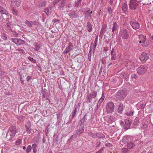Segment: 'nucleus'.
Returning a JSON list of instances; mask_svg holds the SVG:
<instances>
[{
	"mask_svg": "<svg viewBox=\"0 0 153 153\" xmlns=\"http://www.w3.org/2000/svg\"><path fill=\"white\" fill-rule=\"evenodd\" d=\"M32 149V147L30 145H29L26 150V152L27 153H29L30 152L31 150Z\"/></svg>",
	"mask_w": 153,
	"mask_h": 153,
	"instance_id": "bb28decb",
	"label": "nucleus"
},
{
	"mask_svg": "<svg viewBox=\"0 0 153 153\" xmlns=\"http://www.w3.org/2000/svg\"><path fill=\"white\" fill-rule=\"evenodd\" d=\"M10 1L13 5L16 7H18L21 5V0H10Z\"/></svg>",
	"mask_w": 153,
	"mask_h": 153,
	"instance_id": "9b49d317",
	"label": "nucleus"
},
{
	"mask_svg": "<svg viewBox=\"0 0 153 153\" xmlns=\"http://www.w3.org/2000/svg\"><path fill=\"white\" fill-rule=\"evenodd\" d=\"M149 58V56L146 53L143 52L140 55V59L143 62H145Z\"/></svg>",
	"mask_w": 153,
	"mask_h": 153,
	"instance_id": "1a4fd4ad",
	"label": "nucleus"
},
{
	"mask_svg": "<svg viewBox=\"0 0 153 153\" xmlns=\"http://www.w3.org/2000/svg\"><path fill=\"white\" fill-rule=\"evenodd\" d=\"M127 94V92L126 90H121L117 92L116 97L119 100H122L126 97Z\"/></svg>",
	"mask_w": 153,
	"mask_h": 153,
	"instance_id": "f03ea898",
	"label": "nucleus"
},
{
	"mask_svg": "<svg viewBox=\"0 0 153 153\" xmlns=\"http://www.w3.org/2000/svg\"><path fill=\"white\" fill-rule=\"evenodd\" d=\"M0 12L1 13V15L7 13L8 12L2 7H0Z\"/></svg>",
	"mask_w": 153,
	"mask_h": 153,
	"instance_id": "a211bd4d",
	"label": "nucleus"
},
{
	"mask_svg": "<svg viewBox=\"0 0 153 153\" xmlns=\"http://www.w3.org/2000/svg\"><path fill=\"white\" fill-rule=\"evenodd\" d=\"M112 55V56L111 57V59H115L116 58V53H114V54Z\"/></svg>",
	"mask_w": 153,
	"mask_h": 153,
	"instance_id": "58836bf2",
	"label": "nucleus"
},
{
	"mask_svg": "<svg viewBox=\"0 0 153 153\" xmlns=\"http://www.w3.org/2000/svg\"><path fill=\"white\" fill-rule=\"evenodd\" d=\"M92 27L91 23L88 22L87 24V29L88 32H91L92 30Z\"/></svg>",
	"mask_w": 153,
	"mask_h": 153,
	"instance_id": "dca6fc26",
	"label": "nucleus"
},
{
	"mask_svg": "<svg viewBox=\"0 0 153 153\" xmlns=\"http://www.w3.org/2000/svg\"><path fill=\"white\" fill-rule=\"evenodd\" d=\"M126 121L125 122V123H126Z\"/></svg>",
	"mask_w": 153,
	"mask_h": 153,
	"instance_id": "680f3d73",
	"label": "nucleus"
},
{
	"mask_svg": "<svg viewBox=\"0 0 153 153\" xmlns=\"http://www.w3.org/2000/svg\"><path fill=\"white\" fill-rule=\"evenodd\" d=\"M133 114V112L132 111H130L126 113V115L128 116H132Z\"/></svg>",
	"mask_w": 153,
	"mask_h": 153,
	"instance_id": "473e14b6",
	"label": "nucleus"
},
{
	"mask_svg": "<svg viewBox=\"0 0 153 153\" xmlns=\"http://www.w3.org/2000/svg\"><path fill=\"white\" fill-rule=\"evenodd\" d=\"M97 41H98V39L97 38H96L94 42V48H95L96 46L97 45Z\"/></svg>",
	"mask_w": 153,
	"mask_h": 153,
	"instance_id": "e433bc0d",
	"label": "nucleus"
},
{
	"mask_svg": "<svg viewBox=\"0 0 153 153\" xmlns=\"http://www.w3.org/2000/svg\"><path fill=\"white\" fill-rule=\"evenodd\" d=\"M108 10L109 14H111L112 12V11L111 7H108Z\"/></svg>",
	"mask_w": 153,
	"mask_h": 153,
	"instance_id": "72a5a7b5",
	"label": "nucleus"
},
{
	"mask_svg": "<svg viewBox=\"0 0 153 153\" xmlns=\"http://www.w3.org/2000/svg\"><path fill=\"white\" fill-rule=\"evenodd\" d=\"M122 37L125 39H126L129 37V34L128 33L127 30H125L122 32Z\"/></svg>",
	"mask_w": 153,
	"mask_h": 153,
	"instance_id": "4468645a",
	"label": "nucleus"
},
{
	"mask_svg": "<svg viewBox=\"0 0 153 153\" xmlns=\"http://www.w3.org/2000/svg\"><path fill=\"white\" fill-rule=\"evenodd\" d=\"M139 40L138 42L140 44H141V45L143 47L147 46L149 44L146 42V36L142 34H140L138 36Z\"/></svg>",
	"mask_w": 153,
	"mask_h": 153,
	"instance_id": "f257e3e1",
	"label": "nucleus"
},
{
	"mask_svg": "<svg viewBox=\"0 0 153 153\" xmlns=\"http://www.w3.org/2000/svg\"><path fill=\"white\" fill-rule=\"evenodd\" d=\"M123 110V105H120L118 108V112L119 113H121Z\"/></svg>",
	"mask_w": 153,
	"mask_h": 153,
	"instance_id": "4be33fe9",
	"label": "nucleus"
},
{
	"mask_svg": "<svg viewBox=\"0 0 153 153\" xmlns=\"http://www.w3.org/2000/svg\"><path fill=\"white\" fill-rule=\"evenodd\" d=\"M32 23H33V25H38V24H39V22L37 21H33V22H32Z\"/></svg>",
	"mask_w": 153,
	"mask_h": 153,
	"instance_id": "a19ab883",
	"label": "nucleus"
},
{
	"mask_svg": "<svg viewBox=\"0 0 153 153\" xmlns=\"http://www.w3.org/2000/svg\"><path fill=\"white\" fill-rule=\"evenodd\" d=\"M61 0H54V2L55 3H58L59 1H60Z\"/></svg>",
	"mask_w": 153,
	"mask_h": 153,
	"instance_id": "de8ad7c7",
	"label": "nucleus"
},
{
	"mask_svg": "<svg viewBox=\"0 0 153 153\" xmlns=\"http://www.w3.org/2000/svg\"><path fill=\"white\" fill-rule=\"evenodd\" d=\"M76 109H75V111H74V112H73V115L74 116V115H75V114H76Z\"/></svg>",
	"mask_w": 153,
	"mask_h": 153,
	"instance_id": "864d4df0",
	"label": "nucleus"
},
{
	"mask_svg": "<svg viewBox=\"0 0 153 153\" xmlns=\"http://www.w3.org/2000/svg\"><path fill=\"white\" fill-rule=\"evenodd\" d=\"M25 127L26 128V130L27 131H28L30 130V127H29L25 125Z\"/></svg>",
	"mask_w": 153,
	"mask_h": 153,
	"instance_id": "c03bdc74",
	"label": "nucleus"
},
{
	"mask_svg": "<svg viewBox=\"0 0 153 153\" xmlns=\"http://www.w3.org/2000/svg\"><path fill=\"white\" fill-rule=\"evenodd\" d=\"M32 79V77L30 76H28L26 78L27 80L28 81Z\"/></svg>",
	"mask_w": 153,
	"mask_h": 153,
	"instance_id": "79ce46f5",
	"label": "nucleus"
},
{
	"mask_svg": "<svg viewBox=\"0 0 153 153\" xmlns=\"http://www.w3.org/2000/svg\"><path fill=\"white\" fill-rule=\"evenodd\" d=\"M6 27L9 30H10L11 28V25L9 22H7L6 25Z\"/></svg>",
	"mask_w": 153,
	"mask_h": 153,
	"instance_id": "cd10ccee",
	"label": "nucleus"
},
{
	"mask_svg": "<svg viewBox=\"0 0 153 153\" xmlns=\"http://www.w3.org/2000/svg\"><path fill=\"white\" fill-rule=\"evenodd\" d=\"M153 153L152 152H150V153Z\"/></svg>",
	"mask_w": 153,
	"mask_h": 153,
	"instance_id": "0e129e2a",
	"label": "nucleus"
},
{
	"mask_svg": "<svg viewBox=\"0 0 153 153\" xmlns=\"http://www.w3.org/2000/svg\"><path fill=\"white\" fill-rule=\"evenodd\" d=\"M50 10L49 8H46L44 10V12L47 15H48L49 14Z\"/></svg>",
	"mask_w": 153,
	"mask_h": 153,
	"instance_id": "2f4dec72",
	"label": "nucleus"
},
{
	"mask_svg": "<svg viewBox=\"0 0 153 153\" xmlns=\"http://www.w3.org/2000/svg\"><path fill=\"white\" fill-rule=\"evenodd\" d=\"M145 106V105L144 104H143L140 105V106L141 108H143Z\"/></svg>",
	"mask_w": 153,
	"mask_h": 153,
	"instance_id": "a18cd8bd",
	"label": "nucleus"
},
{
	"mask_svg": "<svg viewBox=\"0 0 153 153\" xmlns=\"http://www.w3.org/2000/svg\"><path fill=\"white\" fill-rule=\"evenodd\" d=\"M114 109V105L112 102L108 103L106 107V109L108 113H111L113 112Z\"/></svg>",
	"mask_w": 153,
	"mask_h": 153,
	"instance_id": "20e7f679",
	"label": "nucleus"
},
{
	"mask_svg": "<svg viewBox=\"0 0 153 153\" xmlns=\"http://www.w3.org/2000/svg\"><path fill=\"white\" fill-rule=\"evenodd\" d=\"M9 134L11 137V138H13L16 133V129L15 126H11L9 128Z\"/></svg>",
	"mask_w": 153,
	"mask_h": 153,
	"instance_id": "39448f33",
	"label": "nucleus"
},
{
	"mask_svg": "<svg viewBox=\"0 0 153 153\" xmlns=\"http://www.w3.org/2000/svg\"><path fill=\"white\" fill-rule=\"evenodd\" d=\"M112 1H111V0H110V2H109V3L110 4H111V5H112Z\"/></svg>",
	"mask_w": 153,
	"mask_h": 153,
	"instance_id": "5fc2aeb1",
	"label": "nucleus"
},
{
	"mask_svg": "<svg viewBox=\"0 0 153 153\" xmlns=\"http://www.w3.org/2000/svg\"><path fill=\"white\" fill-rule=\"evenodd\" d=\"M37 145L36 144H33L32 145V148L33 151L34 153H36V148Z\"/></svg>",
	"mask_w": 153,
	"mask_h": 153,
	"instance_id": "412c9836",
	"label": "nucleus"
},
{
	"mask_svg": "<svg viewBox=\"0 0 153 153\" xmlns=\"http://www.w3.org/2000/svg\"><path fill=\"white\" fill-rule=\"evenodd\" d=\"M73 13H75L74 12H73Z\"/></svg>",
	"mask_w": 153,
	"mask_h": 153,
	"instance_id": "e2e57ef3",
	"label": "nucleus"
},
{
	"mask_svg": "<svg viewBox=\"0 0 153 153\" xmlns=\"http://www.w3.org/2000/svg\"><path fill=\"white\" fill-rule=\"evenodd\" d=\"M17 51H21L22 52L23 50H22L21 48H19L17 49Z\"/></svg>",
	"mask_w": 153,
	"mask_h": 153,
	"instance_id": "3c124183",
	"label": "nucleus"
},
{
	"mask_svg": "<svg viewBox=\"0 0 153 153\" xmlns=\"http://www.w3.org/2000/svg\"><path fill=\"white\" fill-rule=\"evenodd\" d=\"M0 12L1 13V15L7 13L8 12L2 7H0Z\"/></svg>",
	"mask_w": 153,
	"mask_h": 153,
	"instance_id": "6ab92c4d",
	"label": "nucleus"
},
{
	"mask_svg": "<svg viewBox=\"0 0 153 153\" xmlns=\"http://www.w3.org/2000/svg\"><path fill=\"white\" fill-rule=\"evenodd\" d=\"M9 15L10 14L8 13V12H7V13L4 14H3L1 15V19H2V20L6 19V21H8L9 18Z\"/></svg>",
	"mask_w": 153,
	"mask_h": 153,
	"instance_id": "ddd939ff",
	"label": "nucleus"
},
{
	"mask_svg": "<svg viewBox=\"0 0 153 153\" xmlns=\"http://www.w3.org/2000/svg\"><path fill=\"white\" fill-rule=\"evenodd\" d=\"M10 39L15 44L19 45H22L24 43V41L20 39L11 38Z\"/></svg>",
	"mask_w": 153,
	"mask_h": 153,
	"instance_id": "9d476101",
	"label": "nucleus"
},
{
	"mask_svg": "<svg viewBox=\"0 0 153 153\" xmlns=\"http://www.w3.org/2000/svg\"><path fill=\"white\" fill-rule=\"evenodd\" d=\"M123 11V12H125L127 11L128 9V7L126 4H123L122 7Z\"/></svg>",
	"mask_w": 153,
	"mask_h": 153,
	"instance_id": "2eb2a0df",
	"label": "nucleus"
},
{
	"mask_svg": "<svg viewBox=\"0 0 153 153\" xmlns=\"http://www.w3.org/2000/svg\"><path fill=\"white\" fill-rule=\"evenodd\" d=\"M1 38L4 40L6 39H7L6 35L4 33L1 34V35L0 36V39Z\"/></svg>",
	"mask_w": 153,
	"mask_h": 153,
	"instance_id": "c85d7f7f",
	"label": "nucleus"
},
{
	"mask_svg": "<svg viewBox=\"0 0 153 153\" xmlns=\"http://www.w3.org/2000/svg\"><path fill=\"white\" fill-rule=\"evenodd\" d=\"M117 24L116 23H113V27L112 31H114L115 30H116L117 29Z\"/></svg>",
	"mask_w": 153,
	"mask_h": 153,
	"instance_id": "a878e982",
	"label": "nucleus"
},
{
	"mask_svg": "<svg viewBox=\"0 0 153 153\" xmlns=\"http://www.w3.org/2000/svg\"><path fill=\"white\" fill-rule=\"evenodd\" d=\"M139 6V3L136 0H130L129 7L131 10H135L137 9Z\"/></svg>",
	"mask_w": 153,
	"mask_h": 153,
	"instance_id": "7ed1b4c3",
	"label": "nucleus"
},
{
	"mask_svg": "<svg viewBox=\"0 0 153 153\" xmlns=\"http://www.w3.org/2000/svg\"><path fill=\"white\" fill-rule=\"evenodd\" d=\"M114 49H113L111 51V55H113L115 53H114Z\"/></svg>",
	"mask_w": 153,
	"mask_h": 153,
	"instance_id": "603ef678",
	"label": "nucleus"
},
{
	"mask_svg": "<svg viewBox=\"0 0 153 153\" xmlns=\"http://www.w3.org/2000/svg\"><path fill=\"white\" fill-rule=\"evenodd\" d=\"M135 146V145L132 143H129L127 145V147L129 149H132Z\"/></svg>",
	"mask_w": 153,
	"mask_h": 153,
	"instance_id": "f3484780",
	"label": "nucleus"
},
{
	"mask_svg": "<svg viewBox=\"0 0 153 153\" xmlns=\"http://www.w3.org/2000/svg\"><path fill=\"white\" fill-rule=\"evenodd\" d=\"M23 149L24 150H25L26 149V147L25 146H24L23 147Z\"/></svg>",
	"mask_w": 153,
	"mask_h": 153,
	"instance_id": "6e6d98bb",
	"label": "nucleus"
},
{
	"mask_svg": "<svg viewBox=\"0 0 153 153\" xmlns=\"http://www.w3.org/2000/svg\"><path fill=\"white\" fill-rule=\"evenodd\" d=\"M1 6H0V7H1Z\"/></svg>",
	"mask_w": 153,
	"mask_h": 153,
	"instance_id": "69168bd1",
	"label": "nucleus"
},
{
	"mask_svg": "<svg viewBox=\"0 0 153 153\" xmlns=\"http://www.w3.org/2000/svg\"><path fill=\"white\" fill-rule=\"evenodd\" d=\"M12 34L13 36L17 37L18 36V34L15 32H13Z\"/></svg>",
	"mask_w": 153,
	"mask_h": 153,
	"instance_id": "ea45409f",
	"label": "nucleus"
},
{
	"mask_svg": "<svg viewBox=\"0 0 153 153\" xmlns=\"http://www.w3.org/2000/svg\"><path fill=\"white\" fill-rule=\"evenodd\" d=\"M141 153H145V152H143Z\"/></svg>",
	"mask_w": 153,
	"mask_h": 153,
	"instance_id": "bf43d9fd",
	"label": "nucleus"
},
{
	"mask_svg": "<svg viewBox=\"0 0 153 153\" xmlns=\"http://www.w3.org/2000/svg\"><path fill=\"white\" fill-rule=\"evenodd\" d=\"M82 1V0H78V2L80 3Z\"/></svg>",
	"mask_w": 153,
	"mask_h": 153,
	"instance_id": "13d9d810",
	"label": "nucleus"
},
{
	"mask_svg": "<svg viewBox=\"0 0 153 153\" xmlns=\"http://www.w3.org/2000/svg\"><path fill=\"white\" fill-rule=\"evenodd\" d=\"M28 59H29L33 63H35L36 62V60H34L33 58L30 57V56H29L28 57Z\"/></svg>",
	"mask_w": 153,
	"mask_h": 153,
	"instance_id": "c9c22d12",
	"label": "nucleus"
},
{
	"mask_svg": "<svg viewBox=\"0 0 153 153\" xmlns=\"http://www.w3.org/2000/svg\"><path fill=\"white\" fill-rule=\"evenodd\" d=\"M73 48V46L71 42H69L68 44V46L66 48L64 51L63 52L65 53H68L71 51Z\"/></svg>",
	"mask_w": 153,
	"mask_h": 153,
	"instance_id": "f8f14e48",
	"label": "nucleus"
},
{
	"mask_svg": "<svg viewBox=\"0 0 153 153\" xmlns=\"http://www.w3.org/2000/svg\"><path fill=\"white\" fill-rule=\"evenodd\" d=\"M105 146L107 147H111V144L110 143H108L105 144Z\"/></svg>",
	"mask_w": 153,
	"mask_h": 153,
	"instance_id": "37998d69",
	"label": "nucleus"
},
{
	"mask_svg": "<svg viewBox=\"0 0 153 153\" xmlns=\"http://www.w3.org/2000/svg\"><path fill=\"white\" fill-rule=\"evenodd\" d=\"M128 150L126 148H123L121 150V153H128Z\"/></svg>",
	"mask_w": 153,
	"mask_h": 153,
	"instance_id": "b1692460",
	"label": "nucleus"
},
{
	"mask_svg": "<svg viewBox=\"0 0 153 153\" xmlns=\"http://www.w3.org/2000/svg\"><path fill=\"white\" fill-rule=\"evenodd\" d=\"M126 137H124L123 140V142H124V140H125V139H126Z\"/></svg>",
	"mask_w": 153,
	"mask_h": 153,
	"instance_id": "4d7b16f0",
	"label": "nucleus"
},
{
	"mask_svg": "<svg viewBox=\"0 0 153 153\" xmlns=\"http://www.w3.org/2000/svg\"><path fill=\"white\" fill-rule=\"evenodd\" d=\"M97 93L96 91H93L91 94H88L87 97V99L89 100V102H91L93 98H95L97 96Z\"/></svg>",
	"mask_w": 153,
	"mask_h": 153,
	"instance_id": "0eeeda50",
	"label": "nucleus"
},
{
	"mask_svg": "<svg viewBox=\"0 0 153 153\" xmlns=\"http://www.w3.org/2000/svg\"><path fill=\"white\" fill-rule=\"evenodd\" d=\"M147 67L145 65H141L137 69V73L140 74H144L147 70Z\"/></svg>",
	"mask_w": 153,
	"mask_h": 153,
	"instance_id": "423d86ee",
	"label": "nucleus"
},
{
	"mask_svg": "<svg viewBox=\"0 0 153 153\" xmlns=\"http://www.w3.org/2000/svg\"><path fill=\"white\" fill-rule=\"evenodd\" d=\"M130 24L132 28L135 30L140 28V25L137 21L130 22Z\"/></svg>",
	"mask_w": 153,
	"mask_h": 153,
	"instance_id": "6e6552de",
	"label": "nucleus"
},
{
	"mask_svg": "<svg viewBox=\"0 0 153 153\" xmlns=\"http://www.w3.org/2000/svg\"><path fill=\"white\" fill-rule=\"evenodd\" d=\"M108 50V48L107 47H104V48L103 51L105 52L107 51Z\"/></svg>",
	"mask_w": 153,
	"mask_h": 153,
	"instance_id": "09e8293b",
	"label": "nucleus"
},
{
	"mask_svg": "<svg viewBox=\"0 0 153 153\" xmlns=\"http://www.w3.org/2000/svg\"><path fill=\"white\" fill-rule=\"evenodd\" d=\"M105 98L104 95H103V94H102V95L101 97L100 98L98 102V104H100L103 101Z\"/></svg>",
	"mask_w": 153,
	"mask_h": 153,
	"instance_id": "5701e85b",
	"label": "nucleus"
},
{
	"mask_svg": "<svg viewBox=\"0 0 153 153\" xmlns=\"http://www.w3.org/2000/svg\"><path fill=\"white\" fill-rule=\"evenodd\" d=\"M12 13L15 16L17 15V11L14 9H13L12 10Z\"/></svg>",
	"mask_w": 153,
	"mask_h": 153,
	"instance_id": "4c0bfd02",
	"label": "nucleus"
},
{
	"mask_svg": "<svg viewBox=\"0 0 153 153\" xmlns=\"http://www.w3.org/2000/svg\"><path fill=\"white\" fill-rule=\"evenodd\" d=\"M53 22H58V23L59 22V21L58 19H56L54 20H53Z\"/></svg>",
	"mask_w": 153,
	"mask_h": 153,
	"instance_id": "49530a36",
	"label": "nucleus"
},
{
	"mask_svg": "<svg viewBox=\"0 0 153 153\" xmlns=\"http://www.w3.org/2000/svg\"><path fill=\"white\" fill-rule=\"evenodd\" d=\"M152 39H153V35L152 36Z\"/></svg>",
	"mask_w": 153,
	"mask_h": 153,
	"instance_id": "052dcab7",
	"label": "nucleus"
},
{
	"mask_svg": "<svg viewBox=\"0 0 153 153\" xmlns=\"http://www.w3.org/2000/svg\"><path fill=\"white\" fill-rule=\"evenodd\" d=\"M113 120L114 119L113 117H110L108 119V121L109 123H111L112 122Z\"/></svg>",
	"mask_w": 153,
	"mask_h": 153,
	"instance_id": "f704fd0d",
	"label": "nucleus"
},
{
	"mask_svg": "<svg viewBox=\"0 0 153 153\" xmlns=\"http://www.w3.org/2000/svg\"><path fill=\"white\" fill-rule=\"evenodd\" d=\"M25 23L27 25L30 27H32L33 25L32 22L27 20L25 22Z\"/></svg>",
	"mask_w": 153,
	"mask_h": 153,
	"instance_id": "aec40b11",
	"label": "nucleus"
},
{
	"mask_svg": "<svg viewBox=\"0 0 153 153\" xmlns=\"http://www.w3.org/2000/svg\"><path fill=\"white\" fill-rule=\"evenodd\" d=\"M89 135L92 136V137H94L93 134L92 133H89Z\"/></svg>",
	"mask_w": 153,
	"mask_h": 153,
	"instance_id": "8fccbe9b",
	"label": "nucleus"
},
{
	"mask_svg": "<svg viewBox=\"0 0 153 153\" xmlns=\"http://www.w3.org/2000/svg\"><path fill=\"white\" fill-rule=\"evenodd\" d=\"M137 76L135 74H132L131 76V78L132 81H135L137 78Z\"/></svg>",
	"mask_w": 153,
	"mask_h": 153,
	"instance_id": "393cba45",
	"label": "nucleus"
},
{
	"mask_svg": "<svg viewBox=\"0 0 153 153\" xmlns=\"http://www.w3.org/2000/svg\"><path fill=\"white\" fill-rule=\"evenodd\" d=\"M86 13L88 14H89V16H90V18L91 17V14L92 13V11H91L90 10H88L86 11Z\"/></svg>",
	"mask_w": 153,
	"mask_h": 153,
	"instance_id": "7c9ffc66",
	"label": "nucleus"
},
{
	"mask_svg": "<svg viewBox=\"0 0 153 153\" xmlns=\"http://www.w3.org/2000/svg\"><path fill=\"white\" fill-rule=\"evenodd\" d=\"M22 142V140L19 139L17 140L16 142V144L17 145H19Z\"/></svg>",
	"mask_w": 153,
	"mask_h": 153,
	"instance_id": "c756f323",
	"label": "nucleus"
}]
</instances>
